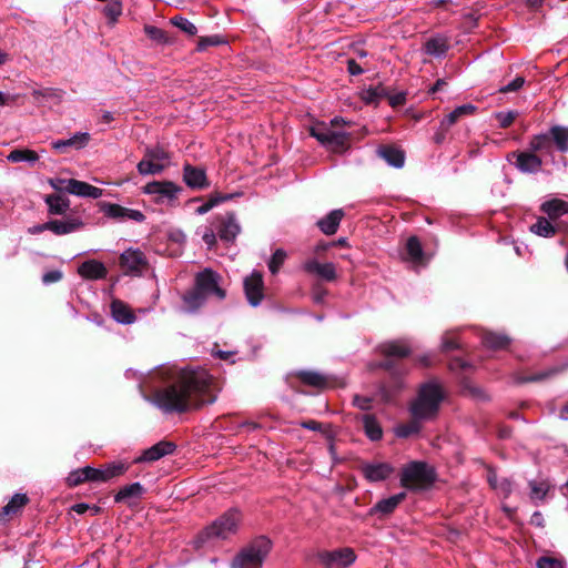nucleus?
<instances>
[{
	"mask_svg": "<svg viewBox=\"0 0 568 568\" xmlns=\"http://www.w3.org/2000/svg\"><path fill=\"white\" fill-rule=\"evenodd\" d=\"M168 385L155 392L153 403L165 413H183L215 400L212 376L205 369L165 368Z\"/></svg>",
	"mask_w": 568,
	"mask_h": 568,
	"instance_id": "nucleus-1",
	"label": "nucleus"
},
{
	"mask_svg": "<svg viewBox=\"0 0 568 568\" xmlns=\"http://www.w3.org/2000/svg\"><path fill=\"white\" fill-rule=\"evenodd\" d=\"M443 398L444 393L439 384L436 382L425 383L410 403L409 412L415 419H432L437 415Z\"/></svg>",
	"mask_w": 568,
	"mask_h": 568,
	"instance_id": "nucleus-2",
	"label": "nucleus"
},
{
	"mask_svg": "<svg viewBox=\"0 0 568 568\" xmlns=\"http://www.w3.org/2000/svg\"><path fill=\"white\" fill-rule=\"evenodd\" d=\"M271 548L272 542L268 538L258 537L237 554L231 568H262Z\"/></svg>",
	"mask_w": 568,
	"mask_h": 568,
	"instance_id": "nucleus-3",
	"label": "nucleus"
},
{
	"mask_svg": "<svg viewBox=\"0 0 568 568\" xmlns=\"http://www.w3.org/2000/svg\"><path fill=\"white\" fill-rule=\"evenodd\" d=\"M241 521V513L237 509H230L206 527L202 536L207 539H226L237 532Z\"/></svg>",
	"mask_w": 568,
	"mask_h": 568,
	"instance_id": "nucleus-4",
	"label": "nucleus"
},
{
	"mask_svg": "<svg viewBox=\"0 0 568 568\" xmlns=\"http://www.w3.org/2000/svg\"><path fill=\"white\" fill-rule=\"evenodd\" d=\"M170 154L161 145L146 146L136 169L141 175L162 173L170 165Z\"/></svg>",
	"mask_w": 568,
	"mask_h": 568,
	"instance_id": "nucleus-5",
	"label": "nucleus"
},
{
	"mask_svg": "<svg viewBox=\"0 0 568 568\" xmlns=\"http://www.w3.org/2000/svg\"><path fill=\"white\" fill-rule=\"evenodd\" d=\"M434 480V471L426 463L412 462L403 468L402 486L409 489H420Z\"/></svg>",
	"mask_w": 568,
	"mask_h": 568,
	"instance_id": "nucleus-6",
	"label": "nucleus"
},
{
	"mask_svg": "<svg viewBox=\"0 0 568 568\" xmlns=\"http://www.w3.org/2000/svg\"><path fill=\"white\" fill-rule=\"evenodd\" d=\"M144 194L153 196L158 204H172L182 192V187L172 181H152L142 187Z\"/></svg>",
	"mask_w": 568,
	"mask_h": 568,
	"instance_id": "nucleus-7",
	"label": "nucleus"
},
{
	"mask_svg": "<svg viewBox=\"0 0 568 568\" xmlns=\"http://www.w3.org/2000/svg\"><path fill=\"white\" fill-rule=\"evenodd\" d=\"M222 277L212 268H204L195 275L194 287L199 290L206 298L216 297L224 300L226 296L225 291L221 287Z\"/></svg>",
	"mask_w": 568,
	"mask_h": 568,
	"instance_id": "nucleus-8",
	"label": "nucleus"
},
{
	"mask_svg": "<svg viewBox=\"0 0 568 568\" xmlns=\"http://www.w3.org/2000/svg\"><path fill=\"white\" fill-rule=\"evenodd\" d=\"M311 135L314 136L322 145L333 152H339L346 148L348 134L345 132H335L326 126H313Z\"/></svg>",
	"mask_w": 568,
	"mask_h": 568,
	"instance_id": "nucleus-9",
	"label": "nucleus"
},
{
	"mask_svg": "<svg viewBox=\"0 0 568 568\" xmlns=\"http://www.w3.org/2000/svg\"><path fill=\"white\" fill-rule=\"evenodd\" d=\"M320 562L325 568H348L356 560L352 548H342L333 551H324L318 556Z\"/></svg>",
	"mask_w": 568,
	"mask_h": 568,
	"instance_id": "nucleus-10",
	"label": "nucleus"
},
{
	"mask_svg": "<svg viewBox=\"0 0 568 568\" xmlns=\"http://www.w3.org/2000/svg\"><path fill=\"white\" fill-rule=\"evenodd\" d=\"M244 291L252 306L255 307L261 304L264 297V283L260 272L254 271L244 280Z\"/></svg>",
	"mask_w": 568,
	"mask_h": 568,
	"instance_id": "nucleus-11",
	"label": "nucleus"
},
{
	"mask_svg": "<svg viewBox=\"0 0 568 568\" xmlns=\"http://www.w3.org/2000/svg\"><path fill=\"white\" fill-rule=\"evenodd\" d=\"M60 182L65 183L64 191L77 196L99 199L103 195L102 189L93 186L83 181L69 179L60 180Z\"/></svg>",
	"mask_w": 568,
	"mask_h": 568,
	"instance_id": "nucleus-12",
	"label": "nucleus"
},
{
	"mask_svg": "<svg viewBox=\"0 0 568 568\" xmlns=\"http://www.w3.org/2000/svg\"><path fill=\"white\" fill-rule=\"evenodd\" d=\"M217 234L224 242H233L241 232V226L234 213H226L217 217Z\"/></svg>",
	"mask_w": 568,
	"mask_h": 568,
	"instance_id": "nucleus-13",
	"label": "nucleus"
},
{
	"mask_svg": "<svg viewBox=\"0 0 568 568\" xmlns=\"http://www.w3.org/2000/svg\"><path fill=\"white\" fill-rule=\"evenodd\" d=\"M102 212L105 216L114 220L129 219L135 222H143L145 220V216L141 211L123 207L113 203H104L102 205Z\"/></svg>",
	"mask_w": 568,
	"mask_h": 568,
	"instance_id": "nucleus-14",
	"label": "nucleus"
},
{
	"mask_svg": "<svg viewBox=\"0 0 568 568\" xmlns=\"http://www.w3.org/2000/svg\"><path fill=\"white\" fill-rule=\"evenodd\" d=\"M303 270L306 273L316 275L327 282H332L337 277L336 267L334 263H321L316 258L307 260L303 264Z\"/></svg>",
	"mask_w": 568,
	"mask_h": 568,
	"instance_id": "nucleus-15",
	"label": "nucleus"
},
{
	"mask_svg": "<svg viewBox=\"0 0 568 568\" xmlns=\"http://www.w3.org/2000/svg\"><path fill=\"white\" fill-rule=\"evenodd\" d=\"M175 444L172 442H159L150 448L145 449L140 457H138L135 463H152L156 462L160 458L170 455L175 449Z\"/></svg>",
	"mask_w": 568,
	"mask_h": 568,
	"instance_id": "nucleus-16",
	"label": "nucleus"
},
{
	"mask_svg": "<svg viewBox=\"0 0 568 568\" xmlns=\"http://www.w3.org/2000/svg\"><path fill=\"white\" fill-rule=\"evenodd\" d=\"M121 266L130 273H139L146 265V258L140 250L129 248L120 256Z\"/></svg>",
	"mask_w": 568,
	"mask_h": 568,
	"instance_id": "nucleus-17",
	"label": "nucleus"
},
{
	"mask_svg": "<svg viewBox=\"0 0 568 568\" xmlns=\"http://www.w3.org/2000/svg\"><path fill=\"white\" fill-rule=\"evenodd\" d=\"M183 181L191 189H205L209 186L204 169L185 164L183 166Z\"/></svg>",
	"mask_w": 568,
	"mask_h": 568,
	"instance_id": "nucleus-18",
	"label": "nucleus"
},
{
	"mask_svg": "<svg viewBox=\"0 0 568 568\" xmlns=\"http://www.w3.org/2000/svg\"><path fill=\"white\" fill-rule=\"evenodd\" d=\"M78 274L84 280H103L108 275V270L102 262L89 260L78 267Z\"/></svg>",
	"mask_w": 568,
	"mask_h": 568,
	"instance_id": "nucleus-19",
	"label": "nucleus"
},
{
	"mask_svg": "<svg viewBox=\"0 0 568 568\" xmlns=\"http://www.w3.org/2000/svg\"><path fill=\"white\" fill-rule=\"evenodd\" d=\"M393 470V467L388 463H367L362 466V471L369 481L385 480L390 476Z\"/></svg>",
	"mask_w": 568,
	"mask_h": 568,
	"instance_id": "nucleus-20",
	"label": "nucleus"
},
{
	"mask_svg": "<svg viewBox=\"0 0 568 568\" xmlns=\"http://www.w3.org/2000/svg\"><path fill=\"white\" fill-rule=\"evenodd\" d=\"M424 50L432 57L443 58L449 50V38L444 34L430 37L424 43Z\"/></svg>",
	"mask_w": 568,
	"mask_h": 568,
	"instance_id": "nucleus-21",
	"label": "nucleus"
},
{
	"mask_svg": "<svg viewBox=\"0 0 568 568\" xmlns=\"http://www.w3.org/2000/svg\"><path fill=\"white\" fill-rule=\"evenodd\" d=\"M100 475L101 474L98 468L85 466L70 473L68 476V483L70 486H78L84 481L101 483Z\"/></svg>",
	"mask_w": 568,
	"mask_h": 568,
	"instance_id": "nucleus-22",
	"label": "nucleus"
},
{
	"mask_svg": "<svg viewBox=\"0 0 568 568\" xmlns=\"http://www.w3.org/2000/svg\"><path fill=\"white\" fill-rule=\"evenodd\" d=\"M344 216L342 210H333L325 217L318 220L317 226L326 235H333L336 233L339 223Z\"/></svg>",
	"mask_w": 568,
	"mask_h": 568,
	"instance_id": "nucleus-23",
	"label": "nucleus"
},
{
	"mask_svg": "<svg viewBox=\"0 0 568 568\" xmlns=\"http://www.w3.org/2000/svg\"><path fill=\"white\" fill-rule=\"evenodd\" d=\"M83 223L79 219H68L65 221H48L49 231L55 235H64L81 229Z\"/></svg>",
	"mask_w": 568,
	"mask_h": 568,
	"instance_id": "nucleus-24",
	"label": "nucleus"
},
{
	"mask_svg": "<svg viewBox=\"0 0 568 568\" xmlns=\"http://www.w3.org/2000/svg\"><path fill=\"white\" fill-rule=\"evenodd\" d=\"M89 140V133L78 132L70 139L53 141L52 148L59 152H62L67 148L82 149L88 144Z\"/></svg>",
	"mask_w": 568,
	"mask_h": 568,
	"instance_id": "nucleus-25",
	"label": "nucleus"
},
{
	"mask_svg": "<svg viewBox=\"0 0 568 568\" xmlns=\"http://www.w3.org/2000/svg\"><path fill=\"white\" fill-rule=\"evenodd\" d=\"M476 111V106L473 104H464L457 106L449 114H447L442 121L439 128L443 131H447L452 125H454L460 118L465 115H471Z\"/></svg>",
	"mask_w": 568,
	"mask_h": 568,
	"instance_id": "nucleus-26",
	"label": "nucleus"
},
{
	"mask_svg": "<svg viewBox=\"0 0 568 568\" xmlns=\"http://www.w3.org/2000/svg\"><path fill=\"white\" fill-rule=\"evenodd\" d=\"M406 494L399 493L388 498L379 500L371 510L369 514H382L388 515L395 510V508L405 499Z\"/></svg>",
	"mask_w": 568,
	"mask_h": 568,
	"instance_id": "nucleus-27",
	"label": "nucleus"
},
{
	"mask_svg": "<svg viewBox=\"0 0 568 568\" xmlns=\"http://www.w3.org/2000/svg\"><path fill=\"white\" fill-rule=\"evenodd\" d=\"M378 155L394 168H402L405 162V154L402 150L385 145L377 150Z\"/></svg>",
	"mask_w": 568,
	"mask_h": 568,
	"instance_id": "nucleus-28",
	"label": "nucleus"
},
{
	"mask_svg": "<svg viewBox=\"0 0 568 568\" xmlns=\"http://www.w3.org/2000/svg\"><path fill=\"white\" fill-rule=\"evenodd\" d=\"M517 168L525 173L538 172L541 168V160L532 153H520L517 156Z\"/></svg>",
	"mask_w": 568,
	"mask_h": 568,
	"instance_id": "nucleus-29",
	"label": "nucleus"
},
{
	"mask_svg": "<svg viewBox=\"0 0 568 568\" xmlns=\"http://www.w3.org/2000/svg\"><path fill=\"white\" fill-rule=\"evenodd\" d=\"M183 311L185 313H194L196 312L202 305H204L206 297L202 295L196 287H194L192 291L185 293L183 295Z\"/></svg>",
	"mask_w": 568,
	"mask_h": 568,
	"instance_id": "nucleus-30",
	"label": "nucleus"
},
{
	"mask_svg": "<svg viewBox=\"0 0 568 568\" xmlns=\"http://www.w3.org/2000/svg\"><path fill=\"white\" fill-rule=\"evenodd\" d=\"M144 493V487L140 483H133L122 487L115 495V501L132 503L139 499Z\"/></svg>",
	"mask_w": 568,
	"mask_h": 568,
	"instance_id": "nucleus-31",
	"label": "nucleus"
},
{
	"mask_svg": "<svg viewBox=\"0 0 568 568\" xmlns=\"http://www.w3.org/2000/svg\"><path fill=\"white\" fill-rule=\"evenodd\" d=\"M295 375L302 383L315 388H324L328 384L327 377L318 372L298 371Z\"/></svg>",
	"mask_w": 568,
	"mask_h": 568,
	"instance_id": "nucleus-32",
	"label": "nucleus"
},
{
	"mask_svg": "<svg viewBox=\"0 0 568 568\" xmlns=\"http://www.w3.org/2000/svg\"><path fill=\"white\" fill-rule=\"evenodd\" d=\"M113 318L121 324H131L134 322L135 316L130 307L121 301H113L111 304Z\"/></svg>",
	"mask_w": 568,
	"mask_h": 568,
	"instance_id": "nucleus-33",
	"label": "nucleus"
},
{
	"mask_svg": "<svg viewBox=\"0 0 568 568\" xmlns=\"http://www.w3.org/2000/svg\"><path fill=\"white\" fill-rule=\"evenodd\" d=\"M383 353L388 357H406L410 354V347L404 341H393L383 345Z\"/></svg>",
	"mask_w": 568,
	"mask_h": 568,
	"instance_id": "nucleus-34",
	"label": "nucleus"
},
{
	"mask_svg": "<svg viewBox=\"0 0 568 568\" xmlns=\"http://www.w3.org/2000/svg\"><path fill=\"white\" fill-rule=\"evenodd\" d=\"M362 422L365 434L371 440H379L383 437L382 427L373 415H364Z\"/></svg>",
	"mask_w": 568,
	"mask_h": 568,
	"instance_id": "nucleus-35",
	"label": "nucleus"
},
{
	"mask_svg": "<svg viewBox=\"0 0 568 568\" xmlns=\"http://www.w3.org/2000/svg\"><path fill=\"white\" fill-rule=\"evenodd\" d=\"M541 210L546 213L550 219H556L568 213V203L565 201L555 199L542 203Z\"/></svg>",
	"mask_w": 568,
	"mask_h": 568,
	"instance_id": "nucleus-36",
	"label": "nucleus"
},
{
	"mask_svg": "<svg viewBox=\"0 0 568 568\" xmlns=\"http://www.w3.org/2000/svg\"><path fill=\"white\" fill-rule=\"evenodd\" d=\"M407 260L420 264L424 260V252L419 240L416 236H412L406 243Z\"/></svg>",
	"mask_w": 568,
	"mask_h": 568,
	"instance_id": "nucleus-37",
	"label": "nucleus"
},
{
	"mask_svg": "<svg viewBox=\"0 0 568 568\" xmlns=\"http://www.w3.org/2000/svg\"><path fill=\"white\" fill-rule=\"evenodd\" d=\"M129 466L124 463H111L104 468H100V481H108L114 477L123 475L128 470Z\"/></svg>",
	"mask_w": 568,
	"mask_h": 568,
	"instance_id": "nucleus-38",
	"label": "nucleus"
},
{
	"mask_svg": "<svg viewBox=\"0 0 568 568\" xmlns=\"http://www.w3.org/2000/svg\"><path fill=\"white\" fill-rule=\"evenodd\" d=\"M483 343L490 349H504L510 341L506 335L488 332L483 336Z\"/></svg>",
	"mask_w": 568,
	"mask_h": 568,
	"instance_id": "nucleus-39",
	"label": "nucleus"
},
{
	"mask_svg": "<svg viewBox=\"0 0 568 568\" xmlns=\"http://www.w3.org/2000/svg\"><path fill=\"white\" fill-rule=\"evenodd\" d=\"M7 160L12 163L28 162L33 164L39 160V156L32 150L16 149L8 154Z\"/></svg>",
	"mask_w": 568,
	"mask_h": 568,
	"instance_id": "nucleus-40",
	"label": "nucleus"
},
{
	"mask_svg": "<svg viewBox=\"0 0 568 568\" xmlns=\"http://www.w3.org/2000/svg\"><path fill=\"white\" fill-rule=\"evenodd\" d=\"M488 481L490 486L497 490L498 494L504 497H508L513 490L511 481L507 478H498L496 474L490 473L488 475Z\"/></svg>",
	"mask_w": 568,
	"mask_h": 568,
	"instance_id": "nucleus-41",
	"label": "nucleus"
},
{
	"mask_svg": "<svg viewBox=\"0 0 568 568\" xmlns=\"http://www.w3.org/2000/svg\"><path fill=\"white\" fill-rule=\"evenodd\" d=\"M51 214H64L69 209V201L61 195H49L45 199Z\"/></svg>",
	"mask_w": 568,
	"mask_h": 568,
	"instance_id": "nucleus-42",
	"label": "nucleus"
},
{
	"mask_svg": "<svg viewBox=\"0 0 568 568\" xmlns=\"http://www.w3.org/2000/svg\"><path fill=\"white\" fill-rule=\"evenodd\" d=\"M420 422H422V419H415L413 417V420H410L409 423L397 425L394 428V433L399 438H407V437H409L412 435H415V434L419 433V430H420V424L419 423Z\"/></svg>",
	"mask_w": 568,
	"mask_h": 568,
	"instance_id": "nucleus-43",
	"label": "nucleus"
},
{
	"mask_svg": "<svg viewBox=\"0 0 568 568\" xmlns=\"http://www.w3.org/2000/svg\"><path fill=\"white\" fill-rule=\"evenodd\" d=\"M28 503L24 494H16L11 500L2 508L1 515H13L18 513Z\"/></svg>",
	"mask_w": 568,
	"mask_h": 568,
	"instance_id": "nucleus-44",
	"label": "nucleus"
},
{
	"mask_svg": "<svg viewBox=\"0 0 568 568\" xmlns=\"http://www.w3.org/2000/svg\"><path fill=\"white\" fill-rule=\"evenodd\" d=\"M551 136L561 152L568 151V128L554 126L550 130Z\"/></svg>",
	"mask_w": 568,
	"mask_h": 568,
	"instance_id": "nucleus-45",
	"label": "nucleus"
},
{
	"mask_svg": "<svg viewBox=\"0 0 568 568\" xmlns=\"http://www.w3.org/2000/svg\"><path fill=\"white\" fill-rule=\"evenodd\" d=\"M530 231L539 236L549 237L555 234V227L545 217H539L536 223L530 226Z\"/></svg>",
	"mask_w": 568,
	"mask_h": 568,
	"instance_id": "nucleus-46",
	"label": "nucleus"
},
{
	"mask_svg": "<svg viewBox=\"0 0 568 568\" xmlns=\"http://www.w3.org/2000/svg\"><path fill=\"white\" fill-rule=\"evenodd\" d=\"M405 387V384L400 377L393 376L392 382L388 386L382 388L383 398L389 402L393 396L400 392Z\"/></svg>",
	"mask_w": 568,
	"mask_h": 568,
	"instance_id": "nucleus-47",
	"label": "nucleus"
},
{
	"mask_svg": "<svg viewBox=\"0 0 568 568\" xmlns=\"http://www.w3.org/2000/svg\"><path fill=\"white\" fill-rule=\"evenodd\" d=\"M529 487H530V498L534 501L542 500L550 488L549 484L544 480L542 481L531 480L529 483Z\"/></svg>",
	"mask_w": 568,
	"mask_h": 568,
	"instance_id": "nucleus-48",
	"label": "nucleus"
},
{
	"mask_svg": "<svg viewBox=\"0 0 568 568\" xmlns=\"http://www.w3.org/2000/svg\"><path fill=\"white\" fill-rule=\"evenodd\" d=\"M103 12L111 24H114L122 14V3L119 0H110Z\"/></svg>",
	"mask_w": 568,
	"mask_h": 568,
	"instance_id": "nucleus-49",
	"label": "nucleus"
},
{
	"mask_svg": "<svg viewBox=\"0 0 568 568\" xmlns=\"http://www.w3.org/2000/svg\"><path fill=\"white\" fill-rule=\"evenodd\" d=\"M232 195H212L210 196V199L204 203L202 204L201 206H199L196 209V213L199 215H203V214H206L209 211H211L214 206H216L217 204L231 199Z\"/></svg>",
	"mask_w": 568,
	"mask_h": 568,
	"instance_id": "nucleus-50",
	"label": "nucleus"
},
{
	"mask_svg": "<svg viewBox=\"0 0 568 568\" xmlns=\"http://www.w3.org/2000/svg\"><path fill=\"white\" fill-rule=\"evenodd\" d=\"M285 258H286V252L284 250H282V248H277L273 253V255H272V257H271V260L268 262V270H270V272L272 274H276L280 271V268L283 265V263L285 262Z\"/></svg>",
	"mask_w": 568,
	"mask_h": 568,
	"instance_id": "nucleus-51",
	"label": "nucleus"
},
{
	"mask_svg": "<svg viewBox=\"0 0 568 568\" xmlns=\"http://www.w3.org/2000/svg\"><path fill=\"white\" fill-rule=\"evenodd\" d=\"M171 21L175 27H178L180 30L187 33L189 36H194L197 32L196 26L186 18L178 16L172 18Z\"/></svg>",
	"mask_w": 568,
	"mask_h": 568,
	"instance_id": "nucleus-52",
	"label": "nucleus"
},
{
	"mask_svg": "<svg viewBox=\"0 0 568 568\" xmlns=\"http://www.w3.org/2000/svg\"><path fill=\"white\" fill-rule=\"evenodd\" d=\"M144 32L146 33V36L150 39H152V40H154L156 42H165L166 41L165 33L160 28H156L154 26H145L144 27Z\"/></svg>",
	"mask_w": 568,
	"mask_h": 568,
	"instance_id": "nucleus-53",
	"label": "nucleus"
},
{
	"mask_svg": "<svg viewBox=\"0 0 568 568\" xmlns=\"http://www.w3.org/2000/svg\"><path fill=\"white\" fill-rule=\"evenodd\" d=\"M197 234L201 235L207 248H212L216 244V235L213 229L204 227L201 231L199 230Z\"/></svg>",
	"mask_w": 568,
	"mask_h": 568,
	"instance_id": "nucleus-54",
	"label": "nucleus"
},
{
	"mask_svg": "<svg viewBox=\"0 0 568 568\" xmlns=\"http://www.w3.org/2000/svg\"><path fill=\"white\" fill-rule=\"evenodd\" d=\"M516 116L517 112L515 111L499 112L496 114V118L501 128H508L514 122Z\"/></svg>",
	"mask_w": 568,
	"mask_h": 568,
	"instance_id": "nucleus-55",
	"label": "nucleus"
},
{
	"mask_svg": "<svg viewBox=\"0 0 568 568\" xmlns=\"http://www.w3.org/2000/svg\"><path fill=\"white\" fill-rule=\"evenodd\" d=\"M524 83L525 79L523 77H516L511 82L501 87L499 91L503 93L515 92L519 90L524 85Z\"/></svg>",
	"mask_w": 568,
	"mask_h": 568,
	"instance_id": "nucleus-56",
	"label": "nucleus"
},
{
	"mask_svg": "<svg viewBox=\"0 0 568 568\" xmlns=\"http://www.w3.org/2000/svg\"><path fill=\"white\" fill-rule=\"evenodd\" d=\"M220 43H222V40L219 36L202 37L199 40L197 50L202 51L209 45H217Z\"/></svg>",
	"mask_w": 568,
	"mask_h": 568,
	"instance_id": "nucleus-57",
	"label": "nucleus"
},
{
	"mask_svg": "<svg viewBox=\"0 0 568 568\" xmlns=\"http://www.w3.org/2000/svg\"><path fill=\"white\" fill-rule=\"evenodd\" d=\"M538 568H564V564L560 560L542 557L537 562Z\"/></svg>",
	"mask_w": 568,
	"mask_h": 568,
	"instance_id": "nucleus-58",
	"label": "nucleus"
},
{
	"mask_svg": "<svg viewBox=\"0 0 568 568\" xmlns=\"http://www.w3.org/2000/svg\"><path fill=\"white\" fill-rule=\"evenodd\" d=\"M62 278V272L59 270L49 271L43 274L42 282L44 284H52L59 282Z\"/></svg>",
	"mask_w": 568,
	"mask_h": 568,
	"instance_id": "nucleus-59",
	"label": "nucleus"
},
{
	"mask_svg": "<svg viewBox=\"0 0 568 568\" xmlns=\"http://www.w3.org/2000/svg\"><path fill=\"white\" fill-rule=\"evenodd\" d=\"M459 346L458 342L454 336H450L448 334L443 336L442 339V347L444 351H452Z\"/></svg>",
	"mask_w": 568,
	"mask_h": 568,
	"instance_id": "nucleus-60",
	"label": "nucleus"
},
{
	"mask_svg": "<svg viewBox=\"0 0 568 568\" xmlns=\"http://www.w3.org/2000/svg\"><path fill=\"white\" fill-rule=\"evenodd\" d=\"M354 405L359 409L367 410L371 408V399L368 397L355 396Z\"/></svg>",
	"mask_w": 568,
	"mask_h": 568,
	"instance_id": "nucleus-61",
	"label": "nucleus"
},
{
	"mask_svg": "<svg viewBox=\"0 0 568 568\" xmlns=\"http://www.w3.org/2000/svg\"><path fill=\"white\" fill-rule=\"evenodd\" d=\"M347 69H348V72L352 74V75H358V74H362L364 72V68L361 67L355 60L351 59L348 60L347 62Z\"/></svg>",
	"mask_w": 568,
	"mask_h": 568,
	"instance_id": "nucleus-62",
	"label": "nucleus"
},
{
	"mask_svg": "<svg viewBox=\"0 0 568 568\" xmlns=\"http://www.w3.org/2000/svg\"><path fill=\"white\" fill-rule=\"evenodd\" d=\"M32 95L38 100L39 98H53L57 97V92L52 89L34 90Z\"/></svg>",
	"mask_w": 568,
	"mask_h": 568,
	"instance_id": "nucleus-63",
	"label": "nucleus"
},
{
	"mask_svg": "<svg viewBox=\"0 0 568 568\" xmlns=\"http://www.w3.org/2000/svg\"><path fill=\"white\" fill-rule=\"evenodd\" d=\"M548 142V138L546 135L535 136L531 141V148L536 151L544 149L545 144Z\"/></svg>",
	"mask_w": 568,
	"mask_h": 568,
	"instance_id": "nucleus-64",
	"label": "nucleus"
}]
</instances>
